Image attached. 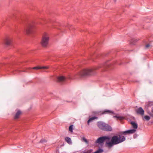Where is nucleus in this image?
I'll list each match as a JSON object with an SVG mask.
<instances>
[{
	"instance_id": "obj_1",
	"label": "nucleus",
	"mask_w": 153,
	"mask_h": 153,
	"mask_svg": "<svg viewBox=\"0 0 153 153\" xmlns=\"http://www.w3.org/2000/svg\"><path fill=\"white\" fill-rule=\"evenodd\" d=\"M136 130L133 129L124 131L121 132L120 134L117 135L113 136L111 141L108 140L106 141V146L109 148H111L114 145L118 144L123 142L126 140V138L123 135H125L128 134H133L134 133Z\"/></svg>"
},
{
	"instance_id": "obj_2",
	"label": "nucleus",
	"mask_w": 153,
	"mask_h": 153,
	"mask_svg": "<svg viewBox=\"0 0 153 153\" xmlns=\"http://www.w3.org/2000/svg\"><path fill=\"white\" fill-rule=\"evenodd\" d=\"M99 68V67H96L92 69H85L81 72L79 74L81 76L92 75L95 74V70H97Z\"/></svg>"
},
{
	"instance_id": "obj_3",
	"label": "nucleus",
	"mask_w": 153,
	"mask_h": 153,
	"mask_svg": "<svg viewBox=\"0 0 153 153\" xmlns=\"http://www.w3.org/2000/svg\"><path fill=\"white\" fill-rule=\"evenodd\" d=\"M97 126L100 129L106 131H111V127L108 124L102 122H98L97 123Z\"/></svg>"
},
{
	"instance_id": "obj_4",
	"label": "nucleus",
	"mask_w": 153,
	"mask_h": 153,
	"mask_svg": "<svg viewBox=\"0 0 153 153\" xmlns=\"http://www.w3.org/2000/svg\"><path fill=\"white\" fill-rule=\"evenodd\" d=\"M49 39V34L47 33L44 34L42 37L41 42L42 45L44 47H46L48 45Z\"/></svg>"
},
{
	"instance_id": "obj_5",
	"label": "nucleus",
	"mask_w": 153,
	"mask_h": 153,
	"mask_svg": "<svg viewBox=\"0 0 153 153\" xmlns=\"http://www.w3.org/2000/svg\"><path fill=\"white\" fill-rule=\"evenodd\" d=\"M35 28V26L33 24H30L28 25L25 28V31L27 34H30L32 33L33 31Z\"/></svg>"
},
{
	"instance_id": "obj_6",
	"label": "nucleus",
	"mask_w": 153,
	"mask_h": 153,
	"mask_svg": "<svg viewBox=\"0 0 153 153\" xmlns=\"http://www.w3.org/2000/svg\"><path fill=\"white\" fill-rule=\"evenodd\" d=\"M110 139V137L108 136H103L100 137L98 138L97 140L95 141V143H98L99 144H101L103 143V142L105 140H108Z\"/></svg>"
},
{
	"instance_id": "obj_7",
	"label": "nucleus",
	"mask_w": 153,
	"mask_h": 153,
	"mask_svg": "<svg viewBox=\"0 0 153 153\" xmlns=\"http://www.w3.org/2000/svg\"><path fill=\"white\" fill-rule=\"evenodd\" d=\"M137 114L143 116L144 115V110L141 107L138 108L136 110Z\"/></svg>"
},
{
	"instance_id": "obj_8",
	"label": "nucleus",
	"mask_w": 153,
	"mask_h": 153,
	"mask_svg": "<svg viewBox=\"0 0 153 153\" xmlns=\"http://www.w3.org/2000/svg\"><path fill=\"white\" fill-rule=\"evenodd\" d=\"M12 41V39L11 38H6L4 41V44L7 45H10Z\"/></svg>"
},
{
	"instance_id": "obj_9",
	"label": "nucleus",
	"mask_w": 153,
	"mask_h": 153,
	"mask_svg": "<svg viewBox=\"0 0 153 153\" xmlns=\"http://www.w3.org/2000/svg\"><path fill=\"white\" fill-rule=\"evenodd\" d=\"M57 79L59 82H63L66 80V78L64 76H62L58 77Z\"/></svg>"
},
{
	"instance_id": "obj_10",
	"label": "nucleus",
	"mask_w": 153,
	"mask_h": 153,
	"mask_svg": "<svg viewBox=\"0 0 153 153\" xmlns=\"http://www.w3.org/2000/svg\"><path fill=\"white\" fill-rule=\"evenodd\" d=\"M98 119V117H93L90 118L87 121L88 124L89 125L90 123L92 122L93 121L95 120V119Z\"/></svg>"
},
{
	"instance_id": "obj_11",
	"label": "nucleus",
	"mask_w": 153,
	"mask_h": 153,
	"mask_svg": "<svg viewBox=\"0 0 153 153\" xmlns=\"http://www.w3.org/2000/svg\"><path fill=\"white\" fill-rule=\"evenodd\" d=\"M49 68L47 66H42V67H36L32 68V69H47Z\"/></svg>"
},
{
	"instance_id": "obj_12",
	"label": "nucleus",
	"mask_w": 153,
	"mask_h": 153,
	"mask_svg": "<svg viewBox=\"0 0 153 153\" xmlns=\"http://www.w3.org/2000/svg\"><path fill=\"white\" fill-rule=\"evenodd\" d=\"M131 124L134 128L137 129V125L136 123L133 122H131Z\"/></svg>"
},
{
	"instance_id": "obj_13",
	"label": "nucleus",
	"mask_w": 153,
	"mask_h": 153,
	"mask_svg": "<svg viewBox=\"0 0 153 153\" xmlns=\"http://www.w3.org/2000/svg\"><path fill=\"white\" fill-rule=\"evenodd\" d=\"M21 114V112L20 111H18L16 113L15 116L14 118L17 119L19 117V116Z\"/></svg>"
},
{
	"instance_id": "obj_14",
	"label": "nucleus",
	"mask_w": 153,
	"mask_h": 153,
	"mask_svg": "<svg viewBox=\"0 0 153 153\" xmlns=\"http://www.w3.org/2000/svg\"><path fill=\"white\" fill-rule=\"evenodd\" d=\"M113 112L112 111L109 110H105L102 113V114H106L113 113Z\"/></svg>"
},
{
	"instance_id": "obj_15",
	"label": "nucleus",
	"mask_w": 153,
	"mask_h": 153,
	"mask_svg": "<svg viewBox=\"0 0 153 153\" xmlns=\"http://www.w3.org/2000/svg\"><path fill=\"white\" fill-rule=\"evenodd\" d=\"M65 140L69 144H71L72 143L71 140V138L69 137H66L65 138Z\"/></svg>"
},
{
	"instance_id": "obj_16",
	"label": "nucleus",
	"mask_w": 153,
	"mask_h": 153,
	"mask_svg": "<svg viewBox=\"0 0 153 153\" xmlns=\"http://www.w3.org/2000/svg\"><path fill=\"white\" fill-rule=\"evenodd\" d=\"M103 151L104 150L100 148L93 153H102L103 152Z\"/></svg>"
},
{
	"instance_id": "obj_17",
	"label": "nucleus",
	"mask_w": 153,
	"mask_h": 153,
	"mask_svg": "<svg viewBox=\"0 0 153 153\" xmlns=\"http://www.w3.org/2000/svg\"><path fill=\"white\" fill-rule=\"evenodd\" d=\"M144 118L147 121H149L150 119V117L148 116H145Z\"/></svg>"
},
{
	"instance_id": "obj_18",
	"label": "nucleus",
	"mask_w": 153,
	"mask_h": 153,
	"mask_svg": "<svg viewBox=\"0 0 153 153\" xmlns=\"http://www.w3.org/2000/svg\"><path fill=\"white\" fill-rule=\"evenodd\" d=\"M73 125H71L69 128V131L72 132L73 131Z\"/></svg>"
},
{
	"instance_id": "obj_19",
	"label": "nucleus",
	"mask_w": 153,
	"mask_h": 153,
	"mask_svg": "<svg viewBox=\"0 0 153 153\" xmlns=\"http://www.w3.org/2000/svg\"><path fill=\"white\" fill-rule=\"evenodd\" d=\"M116 117L117 118V119H119L120 120H122L123 119V117H118V116H114L113 117Z\"/></svg>"
},
{
	"instance_id": "obj_20",
	"label": "nucleus",
	"mask_w": 153,
	"mask_h": 153,
	"mask_svg": "<svg viewBox=\"0 0 153 153\" xmlns=\"http://www.w3.org/2000/svg\"><path fill=\"white\" fill-rule=\"evenodd\" d=\"M82 141L85 142V143H88V141L86 140V139L84 137H82Z\"/></svg>"
},
{
	"instance_id": "obj_21",
	"label": "nucleus",
	"mask_w": 153,
	"mask_h": 153,
	"mask_svg": "<svg viewBox=\"0 0 153 153\" xmlns=\"http://www.w3.org/2000/svg\"><path fill=\"white\" fill-rule=\"evenodd\" d=\"M46 140L44 139L41 140L40 141V143H46Z\"/></svg>"
},
{
	"instance_id": "obj_22",
	"label": "nucleus",
	"mask_w": 153,
	"mask_h": 153,
	"mask_svg": "<svg viewBox=\"0 0 153 153\" xmlns=\"http://www.w3.org/2000/svg\"><path fill=\"white\" fill-rule=\"evenodd\" d=\"M151 46V45L149 44H147L145 46V48L146 49L148 48L149 47Z\"/></svg>"
},
{
	"instance_id": "obj_23",
	"label": "nucleus",
	"mask_w": 153,
	"mask_h": 153,
	"mask_svg": "<svg viewBox=\"0 0 153 153\" xmlns=\"http://www.w3.org/2000/svg\"><path fill=\"white\" fill-rule=\"evenodd\" d=\"M93 150L91 149L87 151L86 152H84L83 153H91L92 152Z\"/></svg>"
},
{
	"instance_id": "obj_24",
	"label": "nucleus",
	"mask_w": 153,
	"mask_h": 153,
	"mask_svg": "<svg viewBox=\"0 0 153 153\" xmlns=\"http://www.w3.org/2000/svg\"><path fill=\"white\" fill-rule=\"evenodd\" d=\"M114 1L115 2H116L117 1V0H114Z\"/></svg>"
},
{
	"instance_id": "obj_25",
	"label": "nucleus",
	"mask_w": 153,
	"mask_h": 153,
	"mask_svg": "<svg viewBox=\"0 0 153 153\" xmlns=\"http://www.w3.org/2000/svg\"><path fill=\"white\" fill-rule=\"evenodd\" d=\"M67 102H72V101H67Z\"/></svg>"
},
{
	"instance_id": "obj_26",
	"label": "nucleus",
	"mask_w": 153,
	"mask_h": 153,
	"mask_svg": "<svg viewBox=\"0 0 153 153\" xmlns=\"http://www.w3.org/2000/svg\"><path fill=\"white\" fill-rule=\"evenodd\" d=\"M151 115L152 116H153V115H152V114H151Z\"/></svg>"
}]
</instances>
